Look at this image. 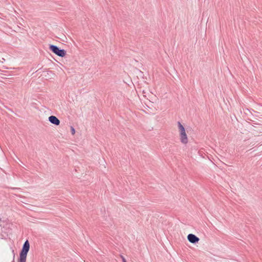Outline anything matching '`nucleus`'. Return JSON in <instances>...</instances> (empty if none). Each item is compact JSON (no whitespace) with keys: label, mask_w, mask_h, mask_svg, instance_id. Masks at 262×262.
Here are the masks:
<instances>
[{"label":"nucleus","mask_w":262,"mask_h":262,"mask_svg":"<svg viewBox=\"0 0 262 262\" xmlns=\"http://www.w3.org/2000/svg\"><path fill=\"white\" fill-rule=\"evenodd\" d=\"M70 129H71V134L73 135H74L75 134V130L73 126H71Z\"/></svg>","instance_id":"nucleus-6"},{"label":"nucleus","mask_w":262,"mask_h":262,"mask_svg":"<svg viewBox=\"0 0 262 262\" xmlns=\"http://www.w3.org/2000/svg\"><path fill=\"white\" fill-rule=\"evenodd\" d=\"M30 249V244L28 241H26L20 252L19 262H26L27 253Z\"/></svg>","instance_id":"nucleus-2"},{"label":"nucleus","mask_w":262,"mask_h":262,"mask_svg":"<svg viewBox=\"0 0 262 262\" xmlns=\"http://www.w3.org/2000/svg\"><path fill=\"white\" fill-rule=\"evenodd\" d=\"M187 239L190 243L192 244H195L200 240L199 237L193 234H189L187 236Z\"/></svg>","instance_id":"nucleus-4"},{"label":"nucleus","mask_w":262,"mask_h":262,"mask_svg":"<svg viewBox=\"0 0 262 262\" xmlns=\"http://www.w3.org/2000/svg\"><path fill=\"white\" fill-rule=\"evenodd\" d=\"M121 257L122 259L123 262H126L125 258L122 255L121 256Z\"/></svg>","instance_id":"nucleus-7"},{"label":"nucleus","mask_w":262,"mask_h":262,"mask_svg":"<svg viewBox=\"0 0 262 262\" xmlns=\"http://www.w3.org/2000/svg\"><path fill=\"white\" fill-rule=\"evenodd\" d=\"M177 124L180 140L182 144H187L188 142V138L186 132V129L180 122H178Z\"/></svg>","instance_id":"nucleus-1"},{"label":"nucleus","mask_w":262,"mask_h":262,"mask_svg":"<svg viewBox=\"0 0 262 262\" xmlns=\"http://www.w3.org/2000/svg\"><path fill=\"white\" fill-rule=\"evenodd\" d=\"M49 121L52 123L56 125L60 124V120L54 116H51L49 117Z\"/></svg>","instance_id":"nucleus-5"},{"label":"nucleus","mask_w":262,"mask_h":262,"mask_svg":"<svg viewBox=\"0 0 262 262\" xmlns=\"http://www.w3.org/2000/svg\"><path fill=\"white\" fill-rule=\"evenodd\" d=\"M49 49L54 53L60 57H63L66 55V52L64 50L60 49L58 47L55 45H50Z\"/></svg>","instance_id":"nucleus-3"}]
</instances>
